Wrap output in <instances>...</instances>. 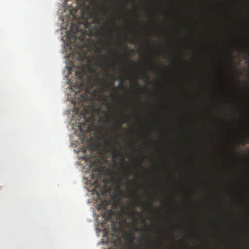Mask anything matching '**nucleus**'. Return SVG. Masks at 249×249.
I'll return each mask as SVG.
<instances>
[{
  "label": "nucleus",
  "mask_w": 249,
  "mask_h": 249,
  "mask_svg": "<svg viewBox=\"0 0 249 249\" xmlns=\"http://www.w3.org/2000/svg\"><path fill=\"white\" fill-rule=\"evenodd\" d=\"M114 89H115V90H117V87H116L114 88Z\"/></svg>",
  "instance_id": "nucleus-28"
},
{
  "label": "nucleus",
  "mask_w": 249,
  "mask_h": 249,
  "mask_svg": "<svg viewBox=\"0 0 249 249\" xmlns=\"http://www.w3.org/2000/svg\"><path fill=\"white\" fill-rule=\"evenodd\" d=\"M102 57H98L97 59L98 60H99L100 62H101V58Z\"/></svg>",
  "instance_id": "nucleus-23"
},
{
  "label": "nucleus",
  "mask_w": 249,
  "mask_h": 249,
  "mask_svg": "<svg viewBox=\"0 0 249 249\" xmlns=\"http://www.w3.org/2000/svg\"><path fill=\"white\" fill-rule=\"evenodd\" d=\"M136 194L137 196H138V194L137 192H136Z\"/></svg>",
  "instance_id": "nucleus-29"
},
{
  "label": "nucleus",
  "mask_w": 249,
  "mask_h": 249,
  "mask_svg": "<svg viewBox=\"0 0 249 249\" xmlns=\"http://www.w3.org/2000/svg\"><path fill=\"white\" fill-rule=\"evenodd\" d=\"M81 116L83 118L84 122L80 124V130L83 133H88L91 130V120L93 118V114L89 113L87 108H84V111L81 112Z\"/></svg>",
  "instance_id": "nucleus-2"
},
{
  "label": "nucleus",
  "mask_w": 249,
  "mask_h": 249,
  "mask_svg": "<svg viewBox=\"0 0 249 249\" xmlns=\"http://www.w3.org/2000/svg\"><path fill=\"white\" fill-rule=\"evenodd\" d=\"M105 73L106 76L109 77L112 81L111 85H113V82L117 80V78L115 77L113 75H111V74H110L108 71H106Z\"/></svg>",
  "instance_id": "nucleus-6"
},
{
  "label": "nucleus",
  "mask_w": 249,
  "mask_h": 249,
  "mask_svg": "<svg viewBox=\"0 0 249 249\" xmlns=\"http://www.w3.org/2000/svg\"><path fill=\"white\" fill-rule=\"evenodd\" d=\"M112 215V210H106V209L105 208V212L103 215V218L104 219L105 221H108L111 220Z\"/></svg>",
  "instance_id": "nucleus-4"
},
{
  "label": "nucleus",
  "mask_w": 249,
  "mask_h": 249,
  "mask_svg": "<svg viewBox=\"0 0 249 249\" xmlns=\"http://www.w3.org/2000/svg\"><path fill=\"white\" fill-rule=\"evenodd\" d=\"M114 141L115 142L117 143V139L116 138H114Z\"/></svg>",
  "instance_id": "nucleus-21"
},
{
  "label": "nucleus",
  "mask_w": 249,
  "mask_h": 249,
  "mask_svg": "<svg viewBox=\"0 0 249 249\" xmlns=\"http://www.w3.org/2000/svg\"><path fill=\"white\" fill-rule=\"evenodd\" d=\"M101 178V175L99 173H98L96 174V178H95V179L94 180L93 183H97L98 179H100Z\"/></svg>",
  "instance_id": "nucleus-8"
},
{
  "label": "nucleus",
  "mask_w": 249,
  "mask_h": 249,
  "mask_svg": "<svg viewBox=\"0 0 249 249\" xmlns=\"http://www.w3.org/2000/svg\"><path fill=\"white\" fill-rule=\"evenodd\" d=\"M136 85L137 87H140V86L138 84V83L137 82L136 83Z\"/></svg>",
  "instance_id": "nucleus-25"
},
{
  "label": "nucleus",
  "mask_w": 249,
  "mask_h": 249,
  "mask_svg": "<svg viewBox=\"0 0 249 249\" xmlns=\"http://www.w3.org/2000/svg\"><path fill=\"white\" fill-rule=\"evenodd\" d=\"M134 203L136 205H138L140 203V201H136L134 202Z\"/></svg>",
  "instance_id": "nucleus-16"
},
{
  "label": "nucleus",
  "mask_w": 249,
  "mask_h": 249,
  "mask_svg": "<svg viewBox=\"0 0 249 249\" xmlns=\"http://www.w3.org/2000/svg\"><path fill=\"white\" fill-rule=\"evenodd\" d=\"M103 181L104 182V184L101 185L99 186L100 190V193L101 194H103L106 191V183L107 182V180L106 179H103Z\"/></svg>",
  "instance_id": "nucleus-7"
},
{
  "label": "nucleus",
  "mask_w": 249,
  "mask_h": 249,
  "mask_svg": "<svg viewBox=\"0 0 249 249\" xmlns=\"http://www.w3.org/2000/svg\"><path fill=\"white\" fill-rule=\"evenodd\" d=\"M75 48H76L77 49V50L75 51V53L78 55V61H79V65H77V68L78 70H79L75 71V74L77 77L80 78L79 89H80L84 87V84L83 82L84 71L83 67V60L85 57V56L81 53L82 51L81 45L78 44H75Z\"/></svg>",
  "instance_id": "nucleus-1"
},
{
  "label": "nucleus",
  "mask_w": 249,
  "mask_h": 249,
  "mask_svg": "<svg viewBox=\"0 0 249 249\" xmlns=\"http://www.w3.org/2000/svg\"><path fill=\"white\" fill-rule=\"evenodd\" d=\"M116 127L118 129H123V127L121 126V124L120 123L118 124L117 125H116Z\"/></svg>",
  "instance_id": "nucleus-13"
},
{
  "label": "nucleus",
  "mask_w": 249,
  "mask_h": 249,
  "mask_svg": "<svg viewBox=\"0 0 249 249\" xmlns=\"http://www.w3.org/2000/svg\"><path fill=\"white\" fill-rule=\"evenodd\" d=\"M130 242H131V243H133V242H134V237H133V236H131V237H130Z\"/></svg>",
  "instance_id": "nucleus-14"
},
{
  "label": "nucleus",
  "mask_w": 249,
  "mask_h": 249,
  "mask_svg": "<svg viewBox=\"0 0 249 249\" xmlns=\"http://www.w3.org/2000/svg\"><path fill=\"white\" fill-rule=\"evenodd\" d=\"M123 84H124V83H123V80H121L120 81V85H122V86H123Z\"/></svg>",
  "instance_id": "nucleus-18"
},
{
  "label": "nucleus",
  "mask_w": 249,
  "mask_h": 249,
  "mask_svg": "<svg viewBox=\"0 0 249 249\" xmlns=\"http://www.w3.org/2000/svg\"><path fill=\"white\" fill-rule=\"evenodd\" d=\"M93 72H95V74H96V76L94 78V80L96 81V82H98L100 84L101 83H104L105 81L103 79H99L98 78V76L100 74V72L98 71H96V70H93Z\"/></svg>",
  "instance_id": "nucleus-5"
},
{
  "label": "nucleus",
  "mask_w": 249,
  "mask_h": 249,
  "mask_svg": "<svg viewBox=\"0 0 249 249\" xmlns=\"http://www.w3.org/2000/svg\"><path fill=\"white\" fill-rule=\"evenodd\" d=\"M117 239H118V242H119V246H120L121 244V239L119 237L117 236Z\"/></svg>",
  "instance_id": "nucleus-15"
},
{
  "label": "nucleus",
  "mask_w": 249,
  "mask_h": 249,
  "mask_svg": "<svg viewBox=\"0 0 249 249\" xmlns=\"http://www.w3.org/2000/svg\"><path fill=\"white\" fill-rule=\"evenodd\" d=\"M129 213L132 216H134L135 214V212L133 209H132L129 211Z\"/></svg>",
  "instance_id": "nucleus-12"
},
{
  "label": "nucleus",
  "mask_w": 249,
  "mask_h": 249,
  "mask_svg": "<svg viewBox=\"0 0 249 249\" xmlns=\"http://www.w3.org/2000/svg\"><path fill=\"white\" fill-rule=\"evenodd\" d=\"M124 175L125 176H128V173H126V172H124Z\"/></svg>",
  "instance_id": "nucleus-20"
},
{
  "label": "nucleus",
  "mask_w": 249,
  "mask_h": 249,
  "mask_svg": "<svg viewBox=\"0 0 249 249\" xmlns=\"http://www.w3.org/2000/svg\"><path fill=\"white\" fill-rule=\"evenodd\" d=\"M106 144L108 147H111L113 146V144L109 142L107 138H106Z\"/></svg>",
  "instance_id": "nucleus-10"
},
{
  "label": "nucleus",
  "mask_w": 249,
  "mask_h": 249,
  "mask_svg": "<svg viewBox=\"0 0 249 249\" xmlns=\"http://www.w3.org/2000/svg\"><path fill=\"white\" fill-rule=\"evenodd\" d=\"M89 26H90V24H89V23H86V24H85V27H86V28H89Z\"/></svg>",
  "instance_id": "nucleus-17"
},
{
  "label": "nucleus",
  "mask_w": 249,
  "mask_h": 249,
  "mask_svg": "<svg viewBox=\"0 0 249 249\" xmlns=\"http://www.w3.org/2000/svg\"><path fill=\"white\" fill-rule=\"evenodd\" d=\"M101 11L102 13L105 15L107 13V9L106 6H103L101 8Z\"/></svg>",
  "instance_id": "nucleus-9"
},
{
  "label": "nucleus",
  "mask_w": 249,
  "mask_h": 249,
  "mask_svg": "<svg viewBox=\"0 0 249 249\" xmlns=\"http://www.w3.org/2000/svg\"><path fill=\"white\" fill-rule=\"evenodd\" d=\"M125 121H124V122H126V121H127L128 120V118L127 117H125Z\"/></svg>",
  "instance_id": "nucleus-22"
},
{
  "label": "nucleus",
  "mask_w": 249,
  "mask_h": 249,
  "mask_svg": "<svg viewBox=\"0 0 249 249\" xmlns=\"http://www.w3.org/2000/svg\"><path fill=\"white\" fill-rule=\"evenodd\" d=\"M114 154H117V152L116 151H114Z\"/></svg>",
  "instance_id": "nucleus-26"
},
{
  "label": "nucleus",
  "mask_w": 249,
  "mask_h": 249,
  "mask_svg": "<svg viewBox=\"0 0 249 249\" xmlns=\"http://www.w3.org/2000/svg\"><path fill=\"white\" fill-rule=\"evenodd\" d=\"M130 62H131L132 64H134V65H135V64H136V63L135 62H134V61H130Z\"/></svg>",
  "instance_id": "nucleus-24"
},
{
  "label": "nucleus",
  "mask_w": 249,
  "mask_h": 249,
  "mask_svg": "<svg viewBox=\"0 0 249 249\" xmlns=\"http://www.w3.org/2000/svg\"><path fill=\"white\" fill-rule=\"evenodd\" d=\"M114 26H115V27H116V26H117V24H116V23H114Z\"/></svg>",
  "instance_id": "nucleus-27"
},
{
  "label": "nucleus",
  "mask_w": 249,
  "mask_h": 249,
  "mask_svg": "<svg viewBox=\"0 0 249 249\" xmlns=\"http://www.w3.org/2000/svg\"><path fill=\"white\" fill-rule=\"evenodd\" d=\"M143 77L145 78H147L146 73H144Z\"/></svg>",
  "instance_id": "nucleus-19"
},
{
  "label": "nucleus",
  "mask_w": 249,
  "mask_h": 249,
  "mask_svg": "<svg viewBox=\"0 0 249 249\" xmlns=\"http://www.w3.org/2000/svg\"><path fill=\"white\" fill-rule=\"evenodd\" d=\"M146 205H147V206H148V207L151 208L152 207V203L151 201H148L146 202Z\"/></svg>",
  "instance_id": "nucleus-11"
},
{
  "label": "nucleus",
  "mask_w": 249,
  "mask_h": 249,
  "mask_svg": "<svg viewBox=\"0 0 249 249\" xmlns=\"http://www.w3.org/2000/svg\"><path fill=\"white\" fill-rule=\"evenodd\" d=\"M70 32L71 33V36L74 38V39H76L78 38V34H79V36L78 37L79 40L81 41L83 39V33L82 32L81 29L79 27L78 25L76 26L75 31H74V29L71 28L70 30Z\"/></svg>",
  "instance_id": "nucleus-3"
}]
</instances>
